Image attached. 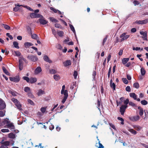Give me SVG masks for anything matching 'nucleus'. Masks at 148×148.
<instances>
[{
  "label": "nucleus",
  "mask_w": 148,
  "mask_h": 148,
  "mask_svg": "<svg viewBox=\"0 0 148 148\" xmlns=\"http://www.w3.org/2000/svg\"><path fill=\"white\" fill-rule=\"evenodd\" d=\"M111 67H110L109 70L108 72V78H109L110 76L111 71Z\"/></svg>",
  "instance_id": "052dcab7"
},
{
  "label": "nucleus",
  "mask_w": 148,
  "mask_h": 148,
  "mask_svg": "<svg viewBox=\"0 0 148 148\" xmlns=\"http://www.w3.org/2000/svg\"><path fill=\"white\" fill-rule=\"evenodd\" d=\"M51 31L53 34L55 36H56V31L55 29L53 28H51Z\"/></svg>",
  "instance_id": "a19ab883"
},
{
  "label": "nucleus",
  "mask_w": 148,
  "mask_h": 148,
  "mask_svg": "<svg viewBox=\"0 0 148 148\" xmlns=\"http://www.w3.org/2000/svg\"><path fill=\"white\" fill-rule=\"evenodd\" d=\"M67 98H66V97H64L62 101V103H64L65 102L66 99H67Z\"/></svg>",
  "instance_id": "774afa93"
},
{
  "label": "nucleus",
  "mask_w": 148,
  "mask_h": 148,
  "mask_svg": "<svg viewBox=\"0 0 148 148\" xmlns=\"http://www.w3.org/2000/svg\"><path fill=\"white\" fill-rule=\"evenodd\" d=\"M110 86L112 87V88H113L114 90H115V84L114 83H113L111 84H110Z\"/></svg>",
  "instance_id": "3c124183"
},
{
  "label": "nucleus",
  "mask_w": 148,
  "mask_h": 148,
  "mask_svg": "<svg viewBox=\"0 0 148 148\" xmlns=\"http://www.w3.org/2000/svg\"><path fill=\"white\" fill-rule=\"evenodd\" d=\"M5 127L10 129L12 130H14V126L13 125V123L10 122L9 123L8 125H5Z\"/></svg>",
  "instance_id": "ddd939ff"
},
{
  "label": "nucleus",
  "mask_w": 148,
  "mask_h": 148,
  "mask_svg": "<svg viewBox=\"0 0 148 148\" xmlns=\"http://www.w3.org/2000/svg\"><path fill=\"white\" fill-rule=\"evenodd\" d=\"M14 53L15 54V55L17 56H19L21 55V53L19 51H14Z\"/></svg>",
  "instance_id": "72a5a7b5"
},
{
  "label": "nucleus",
  "mask_w": 148,
  "mask_h": 148,
  "mask_svg": "<svg viewBox=\"0 0 148 148\" xmlns=\"http://www.w3.org/2000/svg\"><path fill=\"white\" fill-rule=\"evenodd\" d=\"M19 9V8L18 7H15L13 8V10L14 12H17Z\"/></svg>",
  "instance_id": "5fc2aeb1"
},
{
  "label": "nucleus",
  "mask_w": 148,
  "mask_h": 148,
  "mask_svg": "<svg viewBox=\"0 0 148 148\" xmlns=\"http://www.w3.org/2000/svg\"><path fill=\"white\" fill-rule=\"evenodd\" d=\"M49 129L50 130H52L54 128V126L52 124H51L49 126Z\"/></svg>",
  "instance_id": "0e129e2a"
},
{
  "label": "nucleus",
  "mask_w": 148,
  "mask_h": 148,
  "mask_svg": "<svg viewBox=\"0 0 148 148\" xmlns=\"http://www.w3.org/2000/svg\"><path fill=\"white\" fill-rule=\"evenodd\" d=\"M133 86L136 88H138L139 87V84L138 83L136 82L134 83Z\"/></svg>",
  "instance_id": "4c0bfd02"
},
{
  "label": "nucleus",
  "mask_w": 148,
  "mask_h": 148,
  "mask_svg": "<svg viewBox=\"0 0 148 148\" xmlns=\"http://www.w3.org/2000/svg\"><path fill=\"white\" fill-rule=\"evenodd\" d=\"M11 100L15 103V105L19 110H22L21 108V105L17 99L13 98H12Z\"/></svg>",
  "instance_id": "f03ea898"
},
{
  "label": "nucleus",
  "mask_w": 148,
  "mask_h": 148,
  "mask_svg": "<svg viewBox=\"0 0 148 148\" xmlns=\"http://www.w3.org/2000/svg\"><path fill=\"white\" fill-rule=\"evenodd\" d=\"M50 73L51 74H55L57 73V71L54 69H51L49 71Z\"/></svg>",
  "instance_id": "c9c22d12"
},
{
  "label": "nucleus",
  "mask_w": 148,
  "mask_h": 148,
  "mask_svg": "<svg viewBox=\"0 0 148 148\" xmlns=\"http://www.w3.org/2000/svg\"><path fill=\"white\" fill-rule=\"evenodd\" d=\"M140 34L142 35H143L142 38L143 40H147V33L146 32H143V31H140Z\"/></svg>",
  "instance_id": "9d476101"
},
{
  "label": "nucleus",
  "mask_w": 148,
  "mask_h": 148,
  "mask_svg": "<svg viewBox=\"0 0 148 148\" xmlns=\"http://www.w3.org/2000/svg\"><path fill=\"white\" fill-rule=\"evenodd\" d=\"M25 59L23 56H21L19 58V68L20 70L23 69V61H24Z\"/></svg>",
  "instance_id": "7ed1b4c3"
},
{
  "label": "nucleus",
  "mask_w": 148,
  "mask_h": 148,
  "mask_svg": "<svg viewBox=\"0 0 148 148\" xmlns=\"http://www.w3.org/2000/svg\"><path fill=\"white\" fill-rule=\"evenodd\" d=\"M43 59L46 62L49 63H51L52 62V61L49 58V57L46 55L44 56L43 57Z\"/></svg>",
  "instance_id": "dca6fc26"
},
{
  "label": "nucleus",
  "mask_w": 148,
  "mask_h": 148,
  "mask_svg": "<svg viewBox=\"0 0 148 148\" xmlns=\"http://www.w3.org/2000/svg\"><path fill=\"white\" fill-rule=\"evenodd\" d=\"M10 122L9 121L8 119H6L3 121V123L5 124L8 125Z\"/></svg>",
  "instance_id": "ea45409f"
},
{
  "label": "nucleus",
  "mask_w": 148,
  "mask_h": 148,
  "mask_svg": "<svg viewBox=\"0 0 148 148\" xmlns=\"http://www.w3.org/2000/svg\"><path fill=\"white\" fill-rule=\"evenodd\" d=\"M141 74L142 75H144L145 74V71L144 68H141L140 69Z\"/></svg>",
  "instance_id": "cd10ccee"
},
{
  "label": "nucleus",
  "mask_w": 148,
  "mask_h": 148,
  "mask_svg": "<svg viewBox=\"0 0 148 148\" xmlns=\"http://www.w3.org/2000/svg\"><path fill=\"white\" fill-rule=\"evenodd\" d=\"M99 147H98V148H103L104 147L103 145L100 143V141H99Z\"/></svg>",
  "instance_id": "e2e57ef3"
},
{
  "label": "nucleus",
  "mask_w": 148,
  "mask_h": 148,
  "mask_svg": "<svg viewBox=\"0 0 148 148\" xmlns=\"http://www.w3.org/2000/svg\"><path fill=\"white\" fill-rule=\"evenodd\" d=\"M40 18L37 21L38 23L39 22L40 24L43 25H45L48 23V21L45 20L43 16L42 17H40Z\"/></svg>",
  "instance_id": "20e7f679"
},
{
  "label": "nucleus",
  "mask_w": 148,
  "mask_h": 148,
  "mask_svg": "<svg viewBox=\"0 0 148 148\" xmlns=\"http://www.w3.org/2000/svg\"><path fill=\"white\" fill-rule=\"evenodd\" d=\"M65 86L64 85H63L62 86V90L61 91V94H62L63 93V91H65Z\"/></svg>",
  "instance_id": "69168bd1"
},
{
  "label": "nucleus",
  "mask_w": 148,
  "mask_h": 148,
  "mask_svg": "<svg viewBox=\"0 0 148 148\" xmlns=\"http://www.w3.org/2000/svg\"><path fill=\"white\" fill-rule=\"evenodd\" d=\"M126 90L128 92H130L131 88L129 86H127L126 88Z\"/></svg>",
  "instance_id": "13d9d810"
},
{
  "label": "nucleus",
  "mask_w": 148,
  "mask_h": 148,
  "mask_svg": "<svg viewBox=\"0 0 148 148\" xmlns=\"http://www.w3.org/2000/svg\"><path fill=\"white\" fill-rule=\"evenodd\" d=\"M141 103L143 105H147V101L145 100H143L141 101Z\"/></svg>",
  "instance_id": "09e8293b"
},
{
  "label": "nucleus",
  "mask_w": 148,
  "mask_h": 148,
  "mask_svg": "<svg viewBox=\"0 0 148 148\" xmlns=\"http://www.w3.org/2000/svg\"><path fill=\"white\" fill-rule=\"evenodd\" d=\"M77 73L76 71H75L74 72L73 76L75 79H76L77 78Z\"/></svg>",
  "instance_id": "6e6d98bb"
},
{
  "label": "nucleus",
  "mask_w": 148,
  "mask_h": 148,
  "mask_svg": "<svg viewBox=\"0 0 148 148\" xmlns=\"http://www.w3.org/2000/svg\"><path fill=\"white\" fill-rule=\"evenodd\" d=\"M123 82L125 84H127L128 83V81L125 78H123L122 79Z\"/></svg>",
  "instance_id": "de8ad7c7"
},
{
  "label": "nucleus",
  "mask_w": 148,
  "mask_h": 148,
  "mask_svg": "<svg viewBox=\"0 0 148 148\" xmlns=\"http://www.w3.org/2000/svg\"><path fill=\"white\" fill-rule=\"evenodd\" d=\"M133 127L135 130L138 131H140L142 129V127H141L138 125H134Z\"/></svg>",
  "instance_id": "aec40b11"
},
{
  "label": "nucleus",
  "mask_w": 148,
  "mask_h": 148,
  "mask_svg": "<svg viewBox=\"0 0 148 148\" xmlns=\"http://www.w3.org/2000/svg\"><path fill=\"white\" fill-rule=\"evenodd\" d=\"M6 105L2 99H0V110L4 109Z\"/></svg>",
  "instance_id": "f8f14e48"
},
{
  "label": "nucleus",
  "mask_w": 148,
  "mask_h": 148,
  "mask_svg": "<svg viewBox=\"0 0 148 148\" xmlns=\"http://www.w3.org/2000/svg\"><path fill=\"white\" fill-rule=\"evenodd\" d=\"M64 65L65 66L70 65L71 64V62L70 60H67L66 61L63 62Z\"/></svg>",
  "instance_id": "f3484780"
},
{
  "label": "nucleus",
  "mask_w": 148,
  "mask_h": 148,
  "mask_svg": "<svg viewBox=\"0 0 148 148\" xmlns=\"http://www.w3.org/2000/svg\"><path fill=\"white\" fill-rule=\"evenodd\" d=\"M50 9H51V10H53V12L55 13H57V12H58V10H56V9H55L54 8H53L52 7H51L50 8Z\"/></svg>",
  "instance_id": "4d7b16f0"
},
{
  "label": "nucleus",
  "mask_w": 148,
  "mask_h": 148,
  "mask_svg": "<svg viewBox=\"0 0 148 148\" xmlns=\"http://www.w3.org/2000/svg\"><path fill=\"white\" fill-rule=\"evenodd\" d=\"M62 94H64V97H66L67 98L68 96V91L67 90H65L63 92Z\"/></svg>",
  "instance_id": "2f4dec72"
},
{
  "label": "nucleus",
  "mask_w": 148,
  "mask_h": 148,
  "mask_svg": "<svg viewBox=\"0 0 148 148\" xmlns=\"http://www.w3.org/2000/svg\"><path fill=\"white\" fill-rule=\"evenodd\" d=\"M69 27L71 30L74 33H75V30L73 26L71 25H70Z\"/></svg>",
  "instance_id": "58836bf2"
},
{
  "label": "nucleus",
  "mask_w": 148,
  "mask_h": 148,
  "mask_svg": "<svg viewBox=\"0 0 148 148\" xmlns=\"http://www.w3.org/2000/svg\"><path fill=\"white\" fill-rule=\"evenodd\" d=\"M129 35H126L125 33H123L120 36V37L121 38V41H123L125 40H126L129 37Z\"/></svg>",
  "instance_id": "39448f33"
},
{
  "label": "nucleus",
  "mask_w": 148,
  "mask_h": 148,
  "mask_svg": "<svg viewBox=\"0 0 148 148\" xmlns=\"http://www.w3.org/2000/svg\"><path fill=\"white\" fill-rule=\"evenodd\" d=\"M8 137L14 139L15 137V135L12 133L9 134L8 135Z\"/></svg>",
  "instance_id": "b1692460"
},
{
  "label": "nucleus",
  "mask_w": 148,
  "mask_h": 148,
  "mask_svg": "<svg viewBox=\"0 0 148 148\" xmlns=\"http://www.w3.org/2000/svg\"><path fill=\"white\" fill-rule=\"evenodd\" d=\"M42 71L41 68L40 66H38L35 69L34 73L35 75H38Z\"/></svg>",
  "instance_id": "9b49d317"
},
{
  "label": "nucleus",
  "mask_w": 148,
  "mask_h": 148,
  "mask_svg": "<svg viewBox=\"0 0 148 148\" xmlns=\"http://www.w3.org/2000/svg\"><path fill=\"white\" fill-rule=\"evenodd\" d=\"M144 111L143 109H140L139 110V114L140 116H142L143 114Z\"/></svg>",
  "instance_id": "864d4df0"
},
{
  "label": "nucleus",
  "mask_w": 148,
  "mask_h": 148,
  "mask_svg": "<svg viewBox=\"0 0 148 148\" xmlns=\"http://www.w3.org/2000/svg\"><path fill=\"white\" fill-rule=\"evenodd\" d=\"M130 97L133 98V99L135 100L136 99V95L134 93H130Z\"/></svg>",
  "instance_id": "393cba45"
},
{
  "label": "nucleus",
  "mask_w": 148,
  "mask_h": 148,
  "mask_svg": "<svg viewBox=\"0 0 148 148\" xmlns=\"http://www.w3.org/2000/svg\"><path fill=\"white\" fill-rule=\"evenodd\" d=\"M27 58L29 60L34 62L37 60L38 58L36 56L31 55L28 56Z\"/></svg>",
  "instance_id": "6e6552de"
},
{
  "label": "nucleus",
  "mask_w": 148,
  "mask_h": 148,
  "mask_svg": "<svg viewBox=\"0 0 148 148\" xmlns=\"http://www.w3.org/2000/svg\"><path fill=\"white\" fill-rule=\"evenodd\" d=\"M2 70L3 71V72L6 75H10V73L8 72V71L3 66L2 67Z\"/></svg>",
  "instance_id": "5701e85b"
},
{
  "label": "nucleus",
  "mask_w": 148,
  "mask_h": 148,
  "mask_svg": "<svg viewBox=\"0 0 148 148\" xmlns=\"http://www.w3.org/2000/svg\"><path fill=\"white\" fill-rule=\"evenodd\" d=\"M148 22V20L147 19L144 20L142 21H137L136 23L138 24H143L146 23Z\"/></svg>",
  "instance_id": "4468645a"
},
{
  "label": "nucleus",
  "mask_w": 148,
  "mask_h": 148,
  "mask_svg": "<svg viewBox=\"0 0 148 148\" xmlns=\"http://www.w3.org/2000/svg\"><path fill=\"white\" fill-rule=\"evenodd\" d=\"M49 19L50 21L53 22L57 23L58 22V21L56 19L53 17H50Z\"/></svg>",
  "instance_id": "c756f323"
},
{
  "label": "nucleus",
  "mask_w": 148,
  "mask_h": 148,
  "mask_svg": "<svg viewBox=\"0 0 148 148\" xmlns=\"http://www.w3.org/2000/svg\"><path fill=\"white\" fill-rule=\"evenodd\" d=\"M24 45L25 47L27 48L32 46L33 45L32 43L30 42H25L24 44Z\"/></svg>",
  "instance_id": "412c9836"
},
{
  "label": "nucleus",
  "mask_w": 148,
  "mask_h": 148,
  "mask_svg": "<svg viewBox=\"0 0 148 148\" xmlns=\"http://www.w3.org/2000/svg\"><path fill=\"white\" fill-rule=\"evenodd\" d=\"M31 18H40V17H42V16L39 14L35 13H32L30 15Z\"/></svg>",
  "instance_id": "0eeeda50"
},
{
  "label": "nucleus",
  "mask_w": 148,
  "mask_h": 148,
  "mask_svg": "<svg viewBox=\"0 0 148 148\" xmlns=\"http://www.w3.org/2000/svg\"><path fill=\"white\" fill-rule=\"evenodd\" d=\"M10 79L11 81L16 82H18L19 80V79L18 77H11L10 78Z\"/></svg>",
  "instance_id": "2eb2a0df"
},
{
  "label": "nucleus",
  "mask_w": 148,
  "mask_h": 148,
  "mask_svg": "<svg viewBox=\"0 0 148 148\" xmlns=\"http://www.w3.org/2000/svg\"><path fill=\"white\" fill-rule=\"evenodd\" d=\"M2 145L0 148H8V146L9 145L10 142L9 141H4L3 139H2L1 142Z\"/></svg>",
  "instance_id": "f257e3e1"
},
{
  "label": "nucleus",
  "mask_w": 148,
  "mask_h": 148,
  "mask_svg": "<svg viewBox=\"0 0 148 148\" xmlns=\"http://www.w3.org/2000/svg\"><path fill=\"white\" fill-rule=\"evenodd\" d=\"M1 131L2 132H9V130L8 129H3L1 130Z\"/></svg>",
  "instance_id": "8fccbe9b"
},
{
  "label": "nucleus",
  "mask_w": 148,
  "mask_h": 148,
  "mask_svg": "<svg viewBox=\"0 0 148 148\" xmlns=\"http://www.w3.org/2000/svg\"><path fill=\"white\" fill-rule=\"evenodd\" d=\"M27 95L30 98H34V95L32 94L30 92L27 93Z\"/></svg>",
  "instance_id": "c03bdc74"
},
{
  "label": "nucleus",
  "mask_w": 148,
  "mask_h": 148,
  "mask_svg": "<svg viewBox=\"0 0 148 148\" xmlns=\"http://www.w3.org/2000/svg\"><path fill=\"white\" fill-rule=\"evenodd\" d=\"M133 3L135 5H138L139 4V2L137 1H134Z\"/></svg>",
  "instance_id": "338daca9"
},
{
  "label": "nucleus",
  "mask_w": 148,
  "mask_h": 148,
  "mask_svg": "<svg viewBox=\"0 0 148 148\" xmlns=\"http://www.w3.org/2000/svg\"><path fill=\"white\" fill-rule=\"evenodd\" d=\"M32 38L34 39L37 40L38 39V36L35 34H33L32 35Z\"/></svg>",
  "instance_id": "f704fd0d"
},
{
  "label": "nucleus",
  "mask_w": 148,
  "mask_h": 148,
  "mask_svg": "<svg viewBox=\"0 0 148 148\" xmlns=\"http://www.w3.org/2000/svg\"><path fill=\"white\" fill-rule=\"evenodd\" d=\"M23 78L24 80H26L27 82L30 83V78H29L28 77L24 76L23 77Z\"/></svg>",
  "instance_id": "7c9ffc66"
},
{
  "label": "nucleus",
  "mask_w": 148,
  "mask_h": 148,
  "mask_svg": "<svg viewBox=\"0 0 148 148\" xmlns=\"http://www.w3.org/2000/svg\"><path fill=\"white\" fill-rule=\"evenodd\" d=\"M57 34L60 36L62 37L63 36L64 32L62 31H57Z\"/></svg>",
  "instance_id": "473e14b6"
},
{
  "label": "nucleus",
  "mask_w": 148,
  "mask_h": 148,
  "mask_svg": "<svg viewBox=\"0 0 148 148\" xmlns=\"http://www.w3.org/2000/svg\"><path fill=\"white\" fill-rule=\"evenodd\" d=\"M140 118V116L138 115L130 117H129V119L131 121L133 122L139 120Z\"/></svg>",
  "instance_id": "423d86ee"
},
{
  "label": "nucleus",
  "mask_w": 148,
  "mask_h": 148,
  "mask_svg": "<svg viewBox=\"0 0 148 148\" xmlns=\"http://www.w3.org/2000/svg\"><path fill=\"white\" fill-rule=\"evenodd\" d=\"M46 110V107H42L40 109V111L42 113H45Z\"/></svg>",
  "instance_id": "79ce46f5"
},
{
  "label": "nucleus",
  "mask_w": 148,
  "mask_h": 148,
  "mask_svg": "<svg viewBox=\"0 0 148 148\" xmlns=\"http://www.w3.org/2000/svg\"><path fill=\"white\" fill-rule=\"evenodd\" d=\"M4 28L6 29L9 30L10 29V27L8 25L5 24H3Z\"/></svg>",
  "instance_id": "49530a36"
},
{
  "label": "nucleus",
  "mask_w": 148,
  "mask_h": 148,
  "mask_svg": "<svg viewBox=\"0 0 148 148\" xmlns=\"http://www.w3.org/2000/svg\"><path fill=\"white\" fill-rule=\"evenodd\" d=\"M55 27L58 28H62V26L60 24L58 23H56L55 25Z\"/></svg>",
  "instance_id": "a18cd8bd"
},
{
  "label": "nucleus",
  "mask_w": 148,
  "mask_h": 148,
  "mask_svg": "<svg viewBox=\"0 0 148 148\" xmlns=\"http://www.w3.org/2000/svg\"><path fill=\"white\" fill-rule=\"evenodd\" d=\"M128 131L133 134L135 135L137 134L136 132L132 129H129Z\"/></svg>",
  "instance_id": "a878e982"
},
{
  "label": "nucleus",
  "mask_w": 148,
  "mask_h": 148,
  "mask_svg": "<svg viewBox=\"0 0 148 148\" xmlns=\"http://www.w3.org/2000/svg\"><path fill=\"white\" fill-rule=\"evenodd\" d=\"M45 92L44 90H42L41 89H39L38 92L37 93V94L38 96H41L43 94H45Z\"/></svg>",
  "instance_id": "6ab92c4d"
},
{
  "label": "nucleus",
  "mask_w": 148,
  "mask_h": 148,
  "mask_svg": "<svg viewBox=\"0 0 148 148\" xmlns=\"http://www.w3.org/2000/svg\"><path fill=\"white\" fill-rule=\"evenodd\" d=\"M129 104L130 105L132 106H135V104L132 102H129Z\"/></svg>",
  "instance_id": "680f3d73"
},
{
  "label": "nucleus",
  "mask_w": 148,
  "mask_h": 148,
  "mask_svg": "<svg viewBox=\"0 0 148 148\" xmlns=\"http://www.w3.org/2000/svg\"><path fill=\"white\" fill-rule=\"evenodd\" d=\"M129 58H124L122 60V63L125 64H126L129 60Z\"/></svg>",
  "instance_id": "4be33fe9"
},
{
  "label": "nucleus",
  "mask_w": 148,
  "mask_h": 148,
  "mask_svg": "<svg viewBox=\"0 0 148 148\" xmlns=\"http://www.w3.org/2000/svg\"><path fill=\"white\" fill-rule=\"evenodd\" d=\"M30 88L28 87H26L24 88V90L25 92L28 93L30 92Z\"/></svg>",
  "instance_id": "e433bc0d"
},
{
  "label": "nucleus",
  "mask_w": 148,
  "mask_h": 148,
  "mask_svg": "<svg viewBox=\"0 0 148 148\" xmlns=\"http://www.w3.org/2000/svg\"><path fill=\"white\" fill-rule=\"evenodd\" d=\"M53 78L56 81H58L60 79V76L57 75H53Z\"/></svg>",
  "instance_id": "bb28decb"
},
{
  "label": "nucleus",
  "mask_w": 148,
  "mask_h": 148,
  "mask_svg": "<svg viewBox=\"0 0 148 148\" xmlns=\"http://www.w3.org/2000/svg\"><path fill=\"white\" fill-rule=\"evenodd\" d=\"M129 100L128 99H126L124 101V103L125 105L124 106H127V104L129 103Z\"/></svg>",
  "instance_id": "37998d69"
},
{
  "label": "nucleus",
  "mask_w": 148,
  "mask_h": 148,
  "mask_svg": "<svg viewBox=\"0 0 148 148\" xmlns=\"http://www.w3.org/2000/svg\"><path fill=\"white\" fill-rule=\"evenodd\" d=\"M13 45L14 47L17 49H19V46H18V43L16 41H14L13 42Z\"/></svg>",
  "instance_id": "c85d7f7f"
},
{
  "label": "nucleus",
  "mask_w": 148,
  "mask_h": 148,
  "mask_svg": "<svg viewBox=\"0 0 148 148\" xmlns=\"http://www.w3.org/2000/svg\"><path fill=\"white\" fill-rule=\"evenodd\" d=\"M127 107V106L126 105L124 106V105H122L120 107V112L121 115L124 114L125 109Z\"/></svg>",
  "instance_id": "1a4fd4ad"
},
{
  "label": "nucleus",
  "mask_w": 148,
  "mask_h": 148,
  "mask_svg": "<svg viewBox=\"0 0 148 148\" xmlns=\"http://www.w3.org/2000/svg\"><path fill=\"white\" fill-rule=\"evenodd\" d=\"M5 115V113L3 111H0V116L2 117Z\"/></svg>",
  "instance_id": "bf43d9fd"
},
{
  "label": "nucleus",
  "mask_w": 148,
  "mask_h": 148,
  "mask_svg": "<svg viewBox=\"0 0 148 148\" xmlns=\"http://www.w3.org/2000/svg\"><path fill=\"white\" fill-rule=\"evenodd\" d=\"M37 79L36 77H31L30 78V83L33 84L36 82Z\"/></svg>",
  "instance_id": "a211bd4d"
},
{
  "label": "nucleus",
  "mask_w": 148,
  "mask_h": 148,
  "mask_svg": "<svg viewBox=\"0 0 148 148\" xmlns=\"http://www.w3.org/2000/svg\"><path fill=\"white\" fill-rule=\"evenodd\" d=\"M27 101H28V103H29L30 104H31V105H34V103L33 102V101L29 99H28Z\"/></svg>",
  "instance_id": "603ef678"
}]
</instances>
